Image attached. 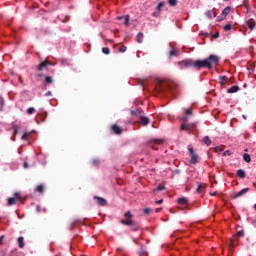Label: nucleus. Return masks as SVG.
<instances>
[{
    "label": "nucleus",
    "mask_w": 256,
    "mask_h": 256,
    "mask_svg": "<svg viewBox=\"0 0 256 256\" xmlns=\"http://www.w3.org/2000/svg\"><path fill=\"white\" fill-rule=\"evenodd\" d=\"M219 64V56L211 55L204 60H195L194 61V69L200 70L202 68L212 70Z\"/></svg>",
    "instance_id": "nucleus-1"
},
{
    "label": "nucleus",
    "mask_w": 256,
    "mask_h": 256,
    "mask_svg": "<svg viewBox=\"0 0 256 256\" xmlns=\"http://www.w3.org/2000/svg\"><path fill=\"white\" fill-rule=\"evenodd\" d=\"M192 115H193V108L184 109V115L182 117H180V120L184 122L180 126L181 131L192 132L194 129L197 128V123L196 122H193V123H190V124L185 123V122L189 121V119Z\"/></svg>",
    "instance_id": "nucleus-2"
},
{
    "label": "nucleus",
    "mask_w": 256,
    "mask_h": 256,
    "mask_svg": "<svg viewBox=\"0 0 256 256\" xmlns=\"http://www.w3.org/2000/svg\"><path fill=\"white\" fill-rule=\"evenodd\" d=\"M124 217L125 219L121 220L122 225L130 226L132 232H136L139 230L140 226L136 221L132 219L133 216L130 211L125 212Z\"/></svg>",
    "instance_id": "nucleus-3"
},
{
    "label": "nucleus",
    "mask_w": 256,
    "mask_h": 256,
    "mask_svg": "<svg viewBox=\"0 0 256 256\" xmlns=\"http://www.w3.org/2000/svg\"><path fill=\"white\" fill-rule=\"evenodd\" d=\"M157 93H168L171 91V86L167 83H160L156 86Z\"/></svg>",
    "instance_id": "nucleus-4"
},
{
    "label": "nucleus",
    "mask_w": 256,
    "mask_h": 256,
    "mask_svg": "<svg viewBox=\"0 0 256 256\" xmlns=\"http://www.w3.org/2000/svg\"><path fill=\"white\" fill-rule=\"evenodd\" d=\"M188 152L190 153L191 159H190V163L192 165H196L200 162V157L196 154V152H194L193 148L188 149Z\"/></svg>",
    "instance_id": "nucleus-5"
},
{
    "label": "nucleus",
    "mask_w": 256,
    "mask_h": 256,
    "mask_svg": "<svg viewBox=\"0 0 256 256\" xmlns=\"http://www.w3.org/2000/svg\"><path fill=\"white\" fill-rule=\"evenodd\" d=\"M181 70L187 69V68H194V61L193 60H183L180 63Z\"/></svg>",
    "instance_id": "nucleus-6"
},
{
    "label": "nucleus",
    "mask_w": 256,
    "mask_h": 256,
    "mask_svg": "<svg viewBox=\"0 0 256 256\" xmlns=\"http://www.w3.org/2000/svg\"><path fill=\"white\" fill-rule=\"evenodd\" d=\"M94 200H97V204H98V206H106L107 205V201H106V199L105 198H102V197H100V196H94V198H93Z\"/></svg>",
    "instance_id": "nucleus-7"
},
{
    "label": "nucleus",
    "mask_w": 256,
    "mask_h": 256,
    "mask_svg": "<svg viewBox=\"0 0 256 256\" xmlns=\"http://www.w3.org/2000/svg\"><path fill=\"white\" fill-rule=\"evenodd\" d=\"M249 188H244L242 190H240L238 193L235 194V196H232V199H238L241 198L243 195H245L246 193L249 192Z\"/></svg>",
    "instance_id": "nucleus-8"
},
{
    "label": "nucleus",
    "mask_w": 256,
    "mask_h": 256,
    "mask_svg": "<svg viewBox=\"0 0 256 256\" xmlns=\"http://www.w3.org/2000/svg\"><path fill=\"white\" fill-rule=\"evenodd\" d=\"M111 131L114 132V134H117V135L123 134V130L117 124H114V125L111 126Z\"/></svg>",
    "instance_id": "nucleus-9"
},
{
    "label": "nucleus",
    "mask_w": 256,
    "mask_h": 256,
    "mask_svg": "<svg viewBox=\"0 0 256 256\" xmlns=\"http://www.w3.org/2000/svg\"><path fill=\"white\" fill-rule=\"evenodd\" d=\"M48 65H51V63H49L48 60H45V61H43L41 64H39V65L36 67V70L42 71V70H44L45 68H47Z\"/></svg>",
    "instance_id": "nucleus-10"
},
{
    "label": "nucleus",
    "mask_w": 256,
    "mask_h": 256,
    "mask_svg": "<svg viewBox=\"0 0 256 256\" xmlns=\"http://www.w3.org/2000/svg\"><path fill=\"white\" fill-rule=\"evenodd\" d=\"M205 16H206V18L211 20V19H214L215 17H217V13L214 10H208L205 12Z\"/></svg>",
    "instance_id": "nucleus-11"
},
{
    "label": "nucleus",
    "mask_w": 256,
    "mask_h": 256,
    "mask_svg": "<svg viewBox=\"0 0 256 256\" xmlns=\"http://www.w3.org/2000/svg\"><path fill=\"white\" fill-rule=\"evenodd\" d=\"M247 27H249L250 30H253L255 28V20L253 18H250L246 21Z\"/></svg>",
    "instance_id": "nucleus-12"
},
{
    "label": "nucleus",
    "mask_w": 256,
    "mask_h": 256,
    "mask_svg": "<svg viewBox=\"0 0 256 256\" xmlns=\"http://www.w3.org/2000/svg\"><path fill=\"white\" fill-rule=\"evenodd\" d=\"M140 124L146 127L149 124V118L145 116H140Z\"/></svg>",
    "instance_id": "nucleus-13"
},
{
    "label": "nucleus",
    "mask_w": 256,
    "mask_h": 256,
    "mask_svg": "<svg viewBox=\"0 0 256 256\" xmlns=\"http://www.w3.org/2000/svg\"><path fill=\"white\" fill-rule=\"evenodd\" d=\"M229 13H231V7L227 6L225 9L222 10L221 16L223 18H226L229 15Z\"/></svg>",
    "instance_id": "nucleus-14"
},
{
    "label": "nucleus",
    "mask_w": 256,
    "mask_h": 256,
    "mask_svg": "<svg viewBox=\"0 0 256 256\" xmlns=\"http://www.w3.org/2000/svg\"><path fill=\"white\" fill-rule=\"evenodd\" d=\"M17 243H18V247L21 248V249H23L24 246H25L24 237H23V236L18 237Z\"/></svg>",
    "instance_id": "nucleus-15"
},
{
    "label": "nucleus",
    "mask_w": 256,
    "mask_h": 256,
    "mask_svg": "<svg viewBox=\"0 0 256 256\" xmlns=\"http://www.w3.org/2000/svg\"><path fill=\"white\" fill-rule=\"evenodd\" d=\"M117 19L118 20H124V25L125 26H129V16L128 15L119 16Z\"/></svg>",
    "instance_id": "nucleus-16"
},
{
    "label": "nucleus",
    "mask_w": 256,
    "mask_h": 256,
    "mask_svg": "<svg viewBox=\"0 0 256 256\" xmlns=\"http://www.w3.org/2000/svg\"><path fill=\"white\" fill-rule=\"evenodd\" d=\"M139 256H149L147 252L144 250V244H140V251L138 252Z\"/></svg>",
    "instance_id": "nucleus-17"
},
{
    "label": "nucleus",
    "mask_w": 256,
    "mask_h": 256,
    "mask_svg": "<svg viewBox=\"0 0 256 256\" xmlns=\"http://www.w3.org/2000/svg\"><path fill=\"white\" fill-rule=\"evenodd\" d=\"M235 239H236V236H233L232 238L229 239V243H228L229 250H232V248L235 246Z\"/></svg>",
    "instance_id": "nucleus-18"
},
{
    "label": "nucleus",
    "mask_w": 256,
    "mask_h": 256,
    "mask_svg": "<svg viewBox=\"0 0 256 256\" xmlns=\"http://www.w3.org/2000/svg\"><path fill=\"white\" fill-rule=\"evenodd\" d=\"M237 176H238L240 179H245V177H246V172H245L243 169H239L238 172H237Z\"/></svg>",
    "instance_id": "nucleus-19"
},
{
    "label": "nucleus",
    "mask_w": 256,
    "mask_h": 256,
    "mask_svg": "<svg viewBox=\"0 0 256 256\" xmlns=\"http://www.w3.org/2000/svg\"><path fill=\"white\" fill-rule=\"evenodd\" d=\"M238 91H239V86H238V85H235V86H232V88H230V89L228 90V93H229V94H233V93H238Z\"/></svg>",
    "instance_id": "nucleus-20"
},
{
    "label": "nucleus",
    "mask_w": 256,
    "mask_h": 256,
    "mask_svg": "<svg viewBox=\"0 0 256 256\" xmlns=\"http://www.w3.org/2000/svg\"><path fill=\"white\" fill-rule=\"evenodd\" d=\"M144 41V34L142 32H140L138 34V36H136V42H138L139 44H141Z\"/></svg>",
    "instance_id": "nucleus-21"
},
{
    "label": "nucleus",
    "mask_w": 256,
    "mask_h": 256,
    "mask_svg": "<svg viewBox=\"0 0 256 256\" xmlns=\"http://www.w3.org/2000/svg\"><path fill=\"white\" fill-rule=\"evenodd\" d=\"M177 203L180 204L181 206H184L187 204V198L183 197V198H178L177 199Z\"/></svg>",
    "instance_id": "nucleus-22"
},
{
    "label": "nucleus",
    "mask_w": 256,
    "mask_h": 256,
    "mask_svg": "<svg viewBox=\"0 0 256 256\" xmlns=\"http://www.w3.org/2000/svg\"><path fill=\"white\" fill-rule=\"evenodd\" d=\"M205 191V184H199L197 187V193H204Z\"/></svg>",
    "instance_id": "nucleus-23"
},
{
    "label": "nucleus",
    "mask_w": 256,
    "mask_h": 256,
    "mask_svg": "<svg viewBox=\"0 0 256 256\" xmlns=\"http://www.w3.org/2000/svg\"><path fill=\"white\" fill-rule=\"evenodd\" d=\"M16 198H8V201H7V204H8V206H14V205H16Z\"/></svg>",
    "instance_id": "nucleus-24"
},
{
    "label": "nucleus",
    "mask_w": 256,
    "mask_h": 256,
    "mask_svg": "<svg viewBox=\"0 0 256 256\" xmlns=\"http://www.w3.org/2000/svg\"><path fill=\"white\" fill-rule=\"evenodd\" d=\"M202 142H204V144L208 147L211 145V140H210V137L208 136H205L204 139L202 140Z\"/></svg>",
    "instance_id": "nucleus-25"
},
{
    "label": "nucleus",
    "mask_w": 256,
    "mask_h": 256,
    "mask_svg": "<svg viewBox=\"0 0 256 256\" xmlns=\"http://www.w3.org/2000/svg\"><path fill=\"white\" fill-rule=\"evenodd\" d=\"M165 190V186L163 184H159L157 185V189H153V193H156L158 191H164Z\"/></svg>",
    "instance_id": "nucleus-26"
},
{
    "label": "nucleus",
    "mask_w": 256,
    "mask_h": 256,
    "mask_svg": "<svg viewBox=\"0 0 256 256\" xmlns=\"http://www.w3.org/2000/svg\"><path fill=\"white\" fill-rule=\"evenodd\" d=\"M243 160L246 163H250L252 161L250 154H243Z\"/></svg>",
    "instance_id": "nucleus-27"
},
{
    "label": "nucleus",
    "mask_w": 256,
    "mask_h": 256,
    "mask_svg": "<svg viewBox=\"0 0 256 256\" xmlns=\"http://www.w3.org/2000/svg\"><path fill=\"white\" fill-rule=\"evenodd\" d=\"M219 80H221V85H225L228 82V77L227 76H221V77H219Z\"/></svg>",
    "instance_id": "nucleus-28"
},
{
    "label": "nucleus",
    "mask_w": 256,
    "mask_h": 256,
    "mask_svg": "<svg viewBox=\"0 0 256 256\" xmlns=\"http://www.w3.org/2000/svg\"><path fill=\"white\" fill-rule=\"evenodd\" d=\"M36 192L38 193H44V185L36 186Z\"/></svg>",
    "instance_id": "nucleus-29"
},
{
    "label": "nucleus",
    "mask_w": 256,
    "mask_h": 256,
    "mask_svg": "<svg viewBox=\"0 0 256 256\" xmlns=\"http://www.w3.org/2000/svg\"><path fill=\"white\" fill-rule=\"evenodd\" d=\"M19 129H20L19 125L13 124V131L15 135L19 134Z\"/></svg>",
    "instance_id": "nucleus-30"
},
{
    "label": "nucleus",
    "mask_w": 256,
    "mask_h": 256,
    "mask_svg": "<svg viewBox=\"0 0 256 256\" xmlns=\"http://www.w3.org/2000/svg\"><path fill=\"white\" fill-rule=\"evenodd\" d=\"M163 7H165V2H160L159 5H157L156 10L161 12Z\"/></svg>",
    "instance_id": "nucleus-31"
},
{
    "label": "nucleus",
    "mask_w": 256,
    "mask_h": 256,
    "mask_svg": "<svg viewBox=\"0 0 256 256\" xmlns=\"http://www.w3.org/2000/svg\"><path fill=\"white\" fill-rule=\"evenodd\" d=\"M232 29V25L231 24H226L225 26H223V30L228 32V31H231Z\"/></svg>",
    "instance_id": "nucleus-32"
},
{
    "label": "nucleus",
    "mask_w": 256,
    "mask_h": 256,
    "mask_svg": "<svg viewBox=\"0 0 256 256\" xmlns=\"http://www.w3.org/2000/svg\"><path fill=\"white\" fill-rule=\"evenodd\" d=\"M244 235H245V232L242 230L236 232V237H238V238H243Z\"/></svg>",
    "instance_id": "nucleus-33"
},
{
    "label": "nucleus",
    "mask_w": 256,
    "mask_h": 256,
    "mask_svg": "<svg viewBox=\"0 0 256 256\" xmlns=\"http://www.w3.org/2000/svg\"><path fill=\"white\" fill-rule=\"evenodd\" d=\"M11 199H17L18 201L21 200V195L19 192H15L14 197H11Z\"/></svg>",
    "instance_id": "nucleus-34"
},
{
    "label": "nucleus",
    "mask_w": 256,
    "mask_h": 256,
    "mask_svg": "<svg viewBox=\"0 0 256 256\" xmlns=\"http://www.w3.org/2000/svg\"><path fill=\"white\" fill-rule=\"evenodd\" d=\"M45 83H46V84H52V83H54V81L52 80V78H51L50 76H47V77L45 78Z\"/></svg>",
    "instance_id": "nucleus-35"
},
{
    "label": "nucleus",
    "mask_w": 256,
    "mask_h": 256,
    "mask_svg": "<svg viewBox=\"0 0 256 256\" xmlns=\"http://www.w3.org/2000/svg\"><path fill=\"white\" fill-rule=\"evenodd\" d=\"M102 53H104L105 55H110V48H102Z\"/></svg>",
    "instance_id": "nucleus-36"
},
{
    "label": "nucleus",
    "mask_w": 256,
    "mask_h": 256,
    "mask_svg": "<svg viewBox=\"0 0 256 256\" xmlns=\"http://www.w3.org/2000/svg\"><path fill=\"white\" fill-rule=\"evenodd\" d=\"M29 136H30V133L29 132H25L24 134H22L21 139L22 140H27Z\"/></svg>",
    "instance_id": "nucleus-37"
},
{
    "label": "nucleus",
    "mask_w": 256,
    "mask_h": 256,
    "mask_svg": "<svg viewBox=\"0 0 256 256\" xmlns=\"http://www.w3.org/2000/svg\"><path fill=\"white\" fill-rule=\"evenodd\" d=\"M35 113V108H28L27 109V114L28 115H33Z\"/></svg>",
    "instance_id": "nucleus-38"
},
{
    "label": "nucleus",
    "mask_w": 256,
    "mask_h": 256,
    "mask_svg": "<svg viewBox=\"0 0 256 256\" xmlns=\"http://www.w3.org/2000/svg\"><path fill=\"white\" fill-rule=\"evenodd\" d=\"M177 0H169V5L170 6H173V7H175V6H177Z\"/></svg>",
    "instance_id": "nucleus-39"
},
{
    "label": "nucleus",
    "mask_w": 256,
    "mask_h": 256,
    "mask_svg": "<svg viewBox=\"0 0 256 256\" xmlns=\"http://www.w3.org/2000/svg\"><path fill=\"white\" fill-rule=\"evenodd\" d=\"M126 51H127V47L126 46L119 47V53H125Z\"/></svg>",
    "instance_id": "nucleus-40"
},
{
    "label": "nucleus",
    "mask_w": 256,
    "mask_h": 256,
    "mask_svg": "<svg viewBox=\"0 0 256 256\" xmlns=\"http://www.w3.org/2000/svg\"><path fill=\"white\" fill-rule=\"evenodd\" d=\"M39 117L41 118V122H45V119H47V113L41 114Z\"/></svg>",
    "instance_id": "nucleus-41"
},
{
    "label": "nucleus",
    "mask_w": 256,
    "mask_h": 256,
    "mask_svg": "<svg viewBox=\"0 0 256 256\" xmlns=\"http://www.w3.org/2000/svg\"><path fill=\"white\" fill-rule=\"evenodd\" d=\"M92 164H93V166H99V164H100L99 159H93Z\"/></svg>",
    "instance_id": "nucleus-42"
},
{
    "label": "nucleus",
    "mask_w": 256,
    "mask_h": 256,
    "mask_svg": "<svg viewBox=\"0 0 256 256\" xmlns=\"http://www.w3.org/2000/svg\"><path fill=\"white\" fill-rule=\"evenodd\" d=\"M169 55H170L171 57H175V56H177V51H176V50H171L170 53H169Z\"/></svg>",
    "instance_id": "nucleus-43"
},
{
    "label": "nucleus",
    "mask_w": 256,
    "mask_h": 256,
    "mask_svg": "<svg viewBox=\"0 0 256 256\" xmlns=\"http://www.w3.org/2000/svg\"><path fill=\"white\" fill-rule=\"evenodd\" d=\"M151 212H152L151 208H145L143 210V213H145L146 215H149V213H151Z\"/></svg>",
    "instance_id": "nucleus-44"
},
{
    "label": "nucleus",
    "mask_w": 256,
    "mask_h": 256,
    "mask_svg": "<svg viewBox=\"0 0 256 256\" xmlns=\"http://www.w3.org/2000/svg\"><path fill=\"white\" fill-rule=\"evenodd\" d=\"M230 155H231V152L229 150H226L225 152H223V157H227Z\"/></svg>",
    "instance_id": "nucleus-45"
},
{
    "label": "nucleus",
    "mask_w": 256,
    "mask_h": 256,
    "mask_svg": "<svg viewBox=\"0 0 256 256\" xmlns=\"http://www.w3.org/2000/svg\"><path fill=\"white\" fill-rule=\"evenodd\" d=\"M224 19H225V17L222 16V15H220V16H218L217 21H218V22L224 21Z\"/></svg>",
    "instance_id": "nucleus-46"
},
{
    "label": "nucleus",
    "mask_w": 256,
    "mask_h": 256,
    "mask_svg": "<svg viewBox=\"0 0 256 256\" xmlns=\"http://www.w3.org/2000/svg\"><path fill=\"white\" fill-rule=\"evenodd\" d=\"M215 152L216 153H221L222 152V149L220 147H215Z\"/></svg>",
    "instance_id": "nucleus-47"
},
{
    "label": "nucleus",
    "mask_w": 256,
    "mask_h": 256,
    "mask_svg": "<svg viewBox=\"0 0 256 256\" xmlns=\"http://www.w3.org/2000/svg\"><path fill=\"white\" fill-rule=\"evenodd\" d=\"M212 38H214V39L219 38V32H216V33L212 36Z\"/></svg>",
    "instance_id": "nucleus-48"
},
{
    "label": "nucleus",
    "mask_w": 256,
    "mask_h": 256,
    "mask_svg": "<svg viewBox=\"0 0 256 256\" xmlns=\"http://www.w3.org/2000/svg\"><path fill=\"white\" fill-rule=\"evenodd\" d=\"M3 105H4V100L2 97H0V106L3 107Z\"/></svg>",
    "instance_id": "nucleus-49"
},
{
    "label": "nucleus",
    "mask_w": 256,
    "mask_h": 256,
    "mask_svg": "<svg viewBox=\"0 0 256 256\" xmlns=\"http://www.w3.org/2000/svg\"><path fill=\"white\" fill-rule=\"evenodd\" d=\"M162 203H163V199H160V200L156 201L157 205H161Z\"/></svg>",
    "instance_id": "nucleus-50"
},
{
    "label": "nucleus",
    "mask_w": 256,
    "mask_h": 256,
    "mask_svg": "<svg viewBox=\"0 0 256 256\" xmlns=\"http://www.w3.org/2000/svg\"><path fill=\"white\" fill-rule=\"evenodd\" d=\"M131 114L136 116V115H138V112L136 110H134V111H131Z\"/></svg>",
    "instance_id": "nucleus-51"
},
{
    "label": "nucleus",
    "mask_w": 256,
    "mask_h": 256,
    "mask_svg": "<svg viewBox=\"0 0 256 256\" xmlns=\"http://www.w3.org/2000/svg\"><path fill=\"white\" fill-rule=\"evenodd\" d=\"M45 96L50 97L51 96V91L46 92Z\"/></svg>",
    "instance_id": "nucleus-52"
},
{
    "label": "nucleus",
    "mask_w": 256,
    "mask_h": 256,
    "mask_svg": "<svg viewBox=\"0 0 256 256\" xmlns=\"http://www.w3.org/2000/svg\"><path fill=\"white\" fill-rule=\"evenodd\" d=\"M153 143H154V144H161V141H159V140H154Z\"/></svg>",
    "instance_id": "nucleus-53"
},
{
    "label": "nucleus",
    "mask_w": 256,
    "mask_h": 256,
    "mask_svg": "<svg viewBox=\"0 0 256 256\" xmlns=\"http://www.w3.org/2000/svg\"><path fill=\"white\" fill-rule=\"evenodd\" d=\"M24 169H28V163L24 162Z\"/></svg>",
    "instance_id": "nucleus-54"
},
{
    "label": "nucleus",
    "mask_w": 256,
    "mask_h": 256,
    "mask_svg": "<svg viewBox=\"0 0 256 256\" xmlns=\"http://www.w3.org/2000/svg\"><path fill=\"white\" fill-rule=\"evenodd\" d=\"M18 80L20 81L21 85H24L23 79L21 77L18 78Z\"/></svg>",
    "instance_id": "nucleus-55"
},
{
    "label": "nucleus",
    "mask_w": 256,
    "mask_h": 256,
    "mask_svg": "<svg viewBox=\"0 0 256 256\" xmlns=\"http://www.w3.org/2000/svg\"><path fill=\"white\" fill-rule=\"evenodd\" d=\"M3 240H4V236H1L0 237V244H2Z\"/></svg>",
    "instance_id": "nucleus-56"
},
{
    "label": "nucleus",
    "mask_w": 256,
    "mask_h": 256,
    "mask_svg": "<svg viewBox=\"0 0 256 256\" xmlns=\"http://www.w3.org/2000/svg\"><path fill=\"white\" fill-rule=\"evenodd\" d=\"M162 208H156V213L161 212Z\"/></svg>",
    "instance_id": "nucleus-57"
},
{
    "label": "nucleus",
    "mask_w": 256,
    "mask_h": 256,
    "mask_svg": "<svg viewBox=\"0 0 256 256\" xmlns=\"http://www.w3.org/2000/svg\"><path fill=\"white\" fill-rule=\"evenodd\" d=\"M134 243L138 244V238H134Z\"/></svg>",
    "instance_id": "nucleus-58"
},
{
    "label": "nucleus",
    "mask_w": 256,
    "mask_h": 256,
    "mask_svg": "<svg viewBox=\"0 0 256 256\" xmlns=\"http://www.w3.org/2000/svg\"><path fill=\"white\" fill-rule=\"evenodd\" d=\"M217 192L211 193V196H216Z\"/></svg>",
    "instance_id": "nucleus-59"
},
{
    "label": "nucleus",
    "mask_w": 256,
    "mask_h": 256,
    "mask_svg": "<svg viewBox=\"0 0 256 256\" xmlns=\"http://www.w3.org/2000/svg\"><path fill=\"white\" fill-rule=\"evenodd\" d=\"M153 16H154V17H158V15L156 14V12L153 13Z\"/></svg>",
    "instance_id": "nucleus-60"
},
{
    "label": "nucleus",
    "mask_w": 256,
    "mask_h": 256,
    "mask_svg": "<svg viewBox=\"0 0 256 256\" xmlns=\"http://www.w3.org/2000/svg\"><path fill=\"white\" fill-rule=\"evenodd\" d=\"M37 77H43V75L40 73V74L37 75Z\"/></svg>",
    "instance_id": "nucleus-61"
},
{
    "label": "nucleus",
    "mask_w": 256,
    "mask_h": 256,
    "mask_svg": "<svg viewBox=\"0 0 256 256\" xmlns=\"http://www.w3.org/2000/svg\"><path fill=\"white\" fill-rule=\"evenodd\" d=\"M121 251V248H117V252H120Z\"/></svg>",
    "instance_id": "nucleus-62"
},
{
    "label": "nucleus",
    "mask_w": 256,
    "mask_h": 256,
    "mask_svg": "<svg viewBox=\"0 0 256 256\" xmlns=\"http://www.w3.org/2000/svg\"><path fill=\"white\" fill-rule=\"evenodd\" d=\"M254 210L256 211V203L254 204Z\"/></svg>",
    "instance_id": "nucleus-63"
},
{
    "label": "nucleus",
    "mask_w": 256,
    "mask_h": 256,
    "mask_svg": "<svg viewBox=\"0 0 256 256\" xmlns=\"http://www.w3.org/2000/svg\"><path fill=\"white\" fill-rule=\"evenodd\" d=\"M253 185L256 186V183H254Z\"/></svg>",
    "instance_id": "nucleus-64"
}]
</instances>
